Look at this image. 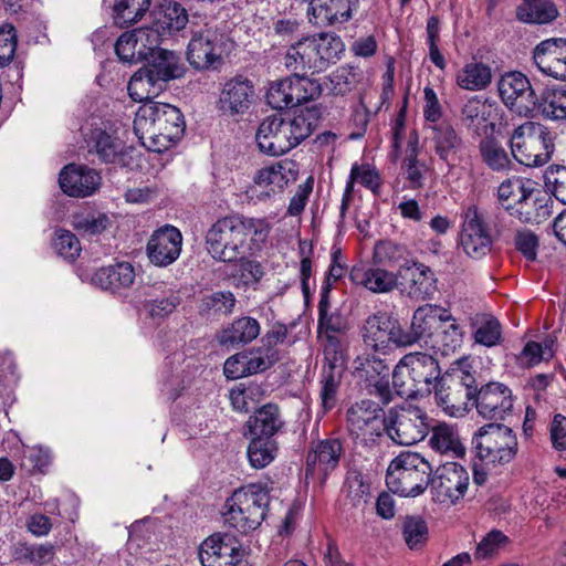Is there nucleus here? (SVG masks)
I'll list each match as a JSON object with an SVG mask.
<instances>
[{"mask_svg": "<svg viewBox=\"0 0 566 566\" xmlns=\"http://www.w3.org/2000/svg\"><path fill=\"white\" fill-rule=\"evenodd\" d=\"M470 325L474 328L473 339L485 347H494L502 342V326L491 314H475L470 317Z\"/></svg>", "mask_w": 566, "mask_h": 566, "instance_id": "nucleus-40", "label": "nucleus"}, {"mask_svg": "<svg viewBox=\"0 0 566 566\" xmlns=\"http://www.w3.org/2000/svg\"><path fill=\"white\" fill-rule=\"evenodd\" d=\"M345 51L342 39L332 33L303 38L293 44L285 55V66L294 72L324 71L340 59Z\"/></svg>", "mask_w": 566, "mask_h": 566, "instance_id": "nucleus-6", "label": "nucleus"}, {"mask_svg": "<svg viewBox=\"0 0 566 566\" xmlns=\"http://www.w3.org/2000/svg\"><path fill=\"white\" fill-rule=\"evenodd\" d=\"M432 132L434 151L439 158L443 161L453 159L463 147V140L454 127L448 122H442L436 124Z\"/></svg>", "mask_w": 566, "mask_h": 566, "instance_id": "nucleus-38", "label": "nucleus"}, {"mask_svg": "<svg viewBox=\"0 0 566 566\" xmlns=\"http://www.w3.org/2000/svg\"><path fill=\"white\" fill-rule=\"evenodd\" d=\"M555 140V132L538 122L527 120L512 130L509 146L516 163L537 168L552 159Z\"/></svg>", "mask_w": 566, "mask_h": 566, "instance_id": "nucleus-5", "label": "nucleus"}, {"mask_svg": "<svg viewBox=\"0 0 566 566\" xmlns=\"http://www.w3.org/2000/svg\"><path fill=\"white\" fill-rule=\"evenodd\" d=\"M270 494L261 484H249L235 490L226 502L224 523L241 534L256 530L264 521Z\"/></svg>", "mask_w": 566, "mask_h": 566, "instance_id": "nucleus-7", "label": "nucleus"}, {"mask_svg": "<svg viewBox=\"0 0 566 566\" xmlns=\"http://www.w3.org/2000/svg\"><path fill=\"white\" fill-rule=\"evenodd\" d=\"M281 409L277 405L269 402L258 408L245 421L243 436L248 437H274L284 428Z\"/></svg>", "mask_w": 566, "mask_h": 566, "instance_id": "nucleus-25", "label": "nucleus"}, {"mask_svg": "<svg viewBox=\"0 0 566 566\" xmlns=\"http://www.w3.org/2000/svg\"><path fill=\"white\" fill-rule=\"evenodd\" d=\"M115 52L118 59L125 63H136L146 59V51L139 49L133 32H125L117 39Z\"/></svg>", "mask_w": 566, "mask_h": 566, "instance_id": "nucleus-58", "label": "nucleus"}, {"mask_svg": "<svg viewBox=\"0 0 566 566\" xmlns=\"http://www.w3.org/2000/svg\"><path fill=\"white\" fill-rule=\"evenodd\" d=\"M544 184L558 201L566 205V166H548L544 172Z\"/></svg>", "mask_w": 566, "mask_h": 566, "instance_id": "nucleus-59", "label": "nucleus"}, {"mask_svg": "<svg viewBox=\"0 0 566 566\" xmlns=\"http://www.w3.org/2000/svg\"><path fill=\"white\" fill-rule=\"evenodd\" d=\"M150 0H115L113 19L116 25L127 28L138 22L148 11Z\"/></svg>", "mask_w": 566, "mask_h": 566, "instance_id": "nucleus-45", "label": "nucleus"}, {"mask_svg": "<svg viewBox=\"0 0 566 566\" xmlns=\"http://www.w3.org/2000/svg\"><path fill=\"white\" fill-rule=\"evenodd\" d=\"M468 358L454 361L434 384L436 403L450 417H463L472 405L475 377Z\"/></svg>", "mask_w": 566, "mask_h": 566, "instance_id": "nucleus-4", "label": "nucleus"}, {"mask_svg": "<svg viewBox=\"0 0 566 566\" xmlns=\"http://www.w3.org/2000/svg\"><path fill=\"white\" fill-rule=\"evenodd\" d=\"M182 234L174 226L166 224L156 230L147 243V255L157 266H168L180 255Z\"/></svg>", "mask_w": 566, "mask_h": 566, "instance_id": "nucleus-21", "label": "nucleus"}, {"mask_svg": "<svg viewBox=\"0 0 566 566\" xmlns=\"http://www.w3.org/2000/svg\"><path fill=\"white\" fill-rule=\"evenodd\" d=\"M558 15V9L552 0H525L516 9V18L530 24H548Z\"/></svg>", "mask_w": 566, "mask_h": 566, "instance_id": "nucleus-39", "label": "nucleus"}, {"mask_svg": "<svg viewBox=\"0 0 566 566\" xmlns=\"http://www.w3.org/2000/svg\"><path fill=\"white\" fill-rule=\"evenodd\" d=\"M402 534L410 549L421 547L429 535L426 521L420 516H407L403 521Z\"/></svg>", "mask_w": 566, "mask_h": 566, "instance_id": "nucleus-55", "label": "nucleus"}, {"mask_svg": "<svg viewBox=\"0 0 566 566\" xmlns=\"http://www.w3.org/2000/svg\"><path fill=\"white\" fill-rule=\"evenodd\" d=\"M513 403L512 390L502 382L490 381L479 389L474 386L471 406L484 419L504 420L512 412Z\"/></svg>", "mask_w": 566, "mask_h": 566, "instance_id": "nucleus-15", "label": "nucleus"}, {"mask_svg": "<svg viewBox=\"0 0 566 566\" xmlns=\"http://www.w3.org/2000/svg\"><path fill=\"white\" fill-rule=\"evenodd\" d=\"M470 484V475L464 467L457 462H447L431 475L432 500L440 504L454 505L462 500Z\"/></svg>", "mask_w": 566, "mask_h": 566, "instance_id": "nucleus-12", "label": "nucleus"}, {"mask_svg": "<svg viewBox=\"0 0 566 566\" xmlns=\"http://www.w3.org/2000/svg\"><path fill=\"white\" fill-rule=\"evenodd\" d=\"M418 142L409 140L406 148V157L402 164V170L406 176V180L411 189H420L424 184V171L426 166L418 159Z\"/></svg>", "mask_w": 566, "mask_h": 566, "instance_id": "nucleus-48", "label": "nucleus"}, {"mask_svg": "<svg viewBox=\"0 0 566 566\" xmlns=\"http://www.w3.org/2000/svg\"><path fill=\"white\" fill-rule=\"evenodd\" d=\"M256 94L253 83L239 75L228 80L221 90L219 109L228 116L243 115L249 112Z\"/></svg>", "mask_w": 566, "mask_h": 566, "instance_id": "nucleus-19", "label": "nucleus"}, {"mask_svg": "<svg viewBox=\"0 0 566 566\" xmlns=\"http://www.w3.org/2000/svg\"><path fill=\"white\" fill-rule=\"evenodd\" d=\"M165 86L163 82L157 81L155 76L142 67L129 80L127 90L135 102L148 103L151 102V98L158 96Z\"/></svg>", "mask_w": 566, "mask_h": 566, "instance_id": "nucleus-41", "label": "nucleus"}, {"mask_svg": "<svg viewBox=\"0 0 566 566\" xmlns=\"http://www.w3.org/2000/svg\"><path fill=\"white\" fill-rule=\"evenodd\" d=\"M386 322H382L380 316L374 315L367 318L363 327V338L366 346L374 348L375 350L386 348L389 338L390 329Z\"/></svg>", "mask_w": 566, "mask_h": 566, "instance_id": "nucleus-53", "label": "nucleus"}, {"mask_svg": "<svg viewBox=\"0 0 566 566\" xmlns=\"http://www.w3.org/2000/svg\"><path fill=\"white\" fill-rule=\"evenodd\" d=\"M405 356L399 360L392 370V388L401 398H416L420 396V389Z\"/></svg>", "mask_w": 566, "mask_h": 566, "instance_id": "nucleus-50", "label": "nucleus"}, {"mask_svg": "<svg viewBox=\"0 0 566 566\" xmlns=\"http://www.w3.org/2000/svg\"><path fill=\"white\" fill-rule=\"evenodd\" d=\"M350 14L352 0H310V20L317 25L343 23Z\"/></svg>", "mask_w": 566, "mask_h": 566, "instance_id": "nucleus-30", "label": "nucleus"}, {"mask_svg": "<svg viewBox=\"0 0 566 566\" xmlns=\"http://www.w3.org/2000/svg\"><path fill=\"white\" fill-rule=\"evenodd\" d=\"M343 448L338 439L319 441L307 454L306 476L325 480L339 462Z\"/></svg>", "mask_w": 566, "mask_h": 566, "instance_id": "nucleus-24", "label": "nucleus"}, {"mask_svg": "<svg viewBox=\"0 0 566 566\" xmlns=\"http://www.w3.org/2000/svg\"><path fill=\"white\" fill-rule=\"evenodd\" d=\"M479 155L482 163L494 172H509L513 169L510 154L494 136L483 137L479 142Z\"/></svg>", "mask_w": 566, "mask_h": 566, "instance_id": "nucleus-36", "label": "nucleus"}, {"mask_svg": "<svg viewBox=\"0 0 566 566\" xmlns=\"http://www.w3.org/2000/svg\"><path fill=\"white\" fill-rule=\"evenodd\" d=\"M361 283L373 292L385 293L396 286L397 277L387 270L370 269L365 272Z\"/></svg>", "mask_w": 566, "mask_h": 566, "instance_id": "nucleus-61", "label": "nucleus"}, {"mask_svg": "<svg viewBox=\"0 0 566 566\" xmlns=\"http://www.w3.org/2000/svg\"><path fill=\"white\" fill-rule=\"evenodd\" d=\"M234 294L230 291H218L201 300L200 313L208 315L211 311L220 314H231L235 306Z\"/></svg>", "mask_w": 566, "mask_h": 566, "instance_id": "nucleus-56", "label": "nucleus"}, {"mask_svg": "<svg viewBox=\"0 0 566 566\" xmlns=\"http://www.w3.org/2000/svg\"><path fill=\"white\" fill-rule=\"evenodd\" d=\"M139 44V49L146 51V57L155 50H163L159 44L166 36L154 23L143 27L133 32Z\"/></svg>", "mask_w": 566, "mask_h": 566, "instance_id": "nucleus-64", "label": "nucleus"}, {"mask_svg": "<svg viewBox=\"0 0 566 566\" xmlns=\"http://www.w3.org/2000/svg\"><path fill=\"white\" fill-rule=\"evenodd\" d=\"M461 245L464 252L473 259H480L491 250V235L483 216L475 205L469 206L463 212Z\"/></svg>", "mask_w": 566, "mask_h": 566, "instance_id": "nucleus-17", "label": "nucleus"}, {"mask_svg": "<svg viewBox=\"0 0 566 566\" xmlns=\"http://www.w3.org/2000/svg\"><path fill=\"white\" fill-rule=\"evenodd\" d=\"M507 212L523 223H532L539 222L541 218L547 213V208L544 205H538L534 195H526L515 205L507 206Z\"/></svg>", "mask_w": 566, "mask_h": 566, "instance_id": "nucleus-54", "label": "nucleus"}, {"mask_svg": "<svg viewBox=\"0 0 566 566\" xmlns=\"http://www.w3.org/2000/svg\"><path fill=\"white\" fill-rule=\"evenodd\" d=\"M536 109L545 118L553 120L566 119V90L557 86H546L537 96Z\"/></svg>", "mask_w": 566, "mask_h": 566, "instance_id": "nucleus-42", "label": "nucleus"}, {"mask_svg": "<svg viewBox=\"0 0 566 566\" xmlns=\"http://www.w3.org/2000/svg\"><path fill=\"white\" fill-rule=\"evenodd\" d=\"M185 128L179 108L167 103H144L134 119L136 136L144 147L154 153L169 149L180 139Z\"/></svg>", "mask_w": 566, "mask_h": 566, "instance_id": "nucleus-3", "label": "nucleus"}, {"mask_svg": "<svg viewBox=\"0 0 566 566\" xmlns=\"http://www.w3.org/2000/svg\"><path fill=\"white\" fill-rule=\"evenodd\" d=\"M472 444L476 457L493 467L511 463L518 452L516 433L507 426L488 423L473 436Z\"/></svg>", "mask_w": 566, "mask_h": 566, "instance_id": "nucleus-9", "label": "nucleus"}, {"mask_svg": "<svg viewBox=\"0 0 566 566\" xmlns=\"http://www.w3.org/2000/svg\"><path fill=\"white\" fill-rule=\"evenodd\" d=\"M495 104L481 96L469 97L460 109V122L469 130L480 134L481 127L492 117Z\"/></svg>", "mask_w": 566, "mask_h": 566, "instance_id": "nucleus-37", "label": "nucleus"}, {"mask_svg": "<svg viewBox=\"0 0 566 566\" xmlns=\"http://www.w3.org/2000/svg\"><path fill=\"white\" fill-rule=\"evenodd\" d=\"M148 295L151 296V298L146 301L145 308L153 318L167 317L175 312L181 302L179 292L174 290L164 292L161 296L155 293H148Z\"/></svg>", "mask_w": 566, "mask_h": 566, "instance_id": "nucleus-52", "label": "nucleus"}, {"mask_svg": "<svg viewBox=\"0 0 566 566\" xmlns=\"http://www.w3.org/2000/svg\"><path fill=\"white\" fill-rule=\"evenodd\" d=\"M146 60L147 64L144 69L164 85L170 80L181 77L185 73L181 59L174 51L155 50Z\"/></svg>", "mask_w": 566, "mask_h": 566, "instance_id": "nucleus-29", "label": "nucleus"}, {"mask_svg": "<svg viewBox=\"0 0 566 566\" xmlns=\"http://www.w3.org/2000/svg\"><path fill=\"white\" fill-rule=\"evenodd\" d=\"M405 358L418 384L420 396L431 394L434 384L442 376L438 360L424 353H410L405 355Z\"/></svg>", "mask_w": 566, "mask_h": 566, "instance_id": "nucleus-27", "label": "nucleus"}, {"mask_svg": "<svg viewBox=\"0 0 566 566\" xmlns=\"http://www.w3.org/2000/svg\"><path fill=\"white\" fill-rule=\"evenodd\" d=\"M271 227L264 218L245 217L240 213L219 218L207 230L205 247L217 262L234 264L242 255L260 248L269 237Z\"/></svg>", "mask_w": 566, "mask_h": 566, "instance_id": "nucleus-1", "label": "nucleus"}, {"mask_svg": "<svg viewBox=\"0 0 566 566\" xmlns=\"http://www.w3.org/2000/svg\"><path fill=\"white\" fill-rule=\"evenodd\" d=\"M260 150L270 156H281L293 149L284 118L269 116L262 120L255 134Z\"/></svg>", "mask_w": 566, "mask_h": 566, "instance_id": "nucleus-22", "label": "nucleus"}, {"mask_svg": "<svg viewBox=\"0 0 566 566\" xmlns=\"http://www.w3.org/2000/svg\"><path fill=\"white\" fill-rule=\"evenodd\" d=\"M389 366L375 354L356 357V388L390 386Z\"/></svg>", "mask_w": 566, "mask_h": 566, "instance_id": "nucleus-28", "label": "nucleus"}, {"mask_svg": "<svg viewBox=\"0 0 566 566\" xmlns=\"http://www.w3.org/2000/svg\"><path fill=\"white\" fill-rule=\"evenodd\" d=\"M266 102L274 109H283L296 106L293 94L292 77H285L272 82L266 91Z\"/></svg>", "mask_w": 566, "mask_h": 566, "instance_id": "nucleus-51", "label": "nucleus"}, {"mask_svg": "<svg viewBox=\"0 0 566 566\" xmlns=\"http://www.w3.org/2000/svg\"><path fill=\"white\" fill-rule=\"evenodd\" d=\"M490 65L472 60L465 63L455 74V84L465 91L478 92L485 90L492 83Z\"/></svg>", "mask_w": 566, "mask_h": 566, "instance_id": "nucleus-35", "label": "nucleus"}, {"mask_svg": "<svg viewBox=\"0 0 566 566\" xmlns=\"http://www.w3.org/2000/svg\"><path fill=\"white\" fill-rule=\"evenodd\" d=\"M323 116V109L318 105L306 106L298 109L291 117H283L293 148L312 135L317 128Z\"/></svg>", "mask_w": 566, "mask_h": 566, "instance_id": "nucleus-26", "label": "nucleus"}, {"mask_svg": "<svg viewBox=\"0 0 566 566\" xmlns=\"http://www.w3.org/2000/svg\"><path fill=\"white\" fill-rule=\"evenodd\" d=\"M432 472L431 463L420 453L401 452L387 469L386 484L392 493L416 497L429 486Z\"/></svg>", "mask_w": 566, "mask_h": 566, "instance_id": "nucleus-8", "label": "nucleus"}, {"mask_svg": "<svg viewBox=\"0 0 566 566\" xmlns=\"http://www.w3.org/2000/svg\"><path fill=\"white\" fill-rule=\"evenodd\" d=\"M241 557L242 552L235 537L227 533L212 534L199 547L202 566H235Z\"/></svg>", "mask_w": 566, "mask_h": 566, "instance_id": "nucleus-18", "label": "nucleus"}, {"mask_svg": "<svg viewBox=\"0 0 566 566\" xmlns=\"http://www.w3.org/2000/svg\"><path fill=\"white\" fill-rule=\"evenodd\" d=\"M409 252L406 245L392 240H380L374 247L375 264L391 268L405 261Z\"/></svg>", "mask_w": 566, "mask_h": 566, "instance_id": "nucleus-49", "label": "nucleus"}, {"mask_svg": "<svg viewBox=\"0 0 566 566\" xmlns=\"http://www.w3.org/2000/svg\"><path fill=\"white\" fill-rule=\"evenodd\" d=\"M499 95L506 107L518 115L528 116L538 104L528 77L518 71L503 74L497 82Z\"/></svg>", "mask_w": 566, "mask_h": 566, "instance_id": "nucleus-13", "label": "nucleus"}, {"mask_svg": "<svg viewBox=\"0 0 566 566\" xmlns=\"http://www.w3.org/2000/svg\"><path fill=\"white\" fill-rule=\"evenodd\" d=\"M292 77L293 94L296 105L315 99L322 94L318 81L295 74Z\"/></svg>", "mask_w": 566, "mask_h": 566, "instance_id": "nucleus-62", "label": "nucleus"}, {"mask_svg": "<svg viewBox=\"0 0 566 566\" xmlns=\"http://www.w3.org/2000/svg\"><path fill=\"white\" fill-rule=\"evenodd\" d=\"M108 218L103 213L80 212L72 216L71 224L82 234H97L108 226Z\"/></svg>", "mask_w": 566, "mask_h": 566, "instance_id": "nucleus-57", "label": "nucleus"}, {"mask_svg": "<svg viewBox=\"0 0 566 566\" xmlns=\"http://www.w3.org/2000/svg\"><path fill=\"white\" fill-rule=\"evenodd\" d=\"M430 428L429 446L433 451L454 458H462L465 454L455 426L441 422Z\"/></svg>", "mask_w": 566, "mask_h": 566, "instance_id": "nucleus-33", "label": "nucleus"}, {"mask_svg": "<svg viewBox=\"0 0 566 566\" xmlns=\"http://www.w3.org/2000/svg\"><path fill=\"white\" fill-rule=\"evenodd\" d=\"M394 77H395V62L392 59H389V61L387 63V70L382 76L384 82H382V92L379 97L380 102L375 104L374 106L370 103V99L373 97L377 96V92L375 90H370V91L364 93L363 95H360V98H359L360 105L364 108V111L366 112V114L361 120V126L360 127L356 126V139L361 137L365 134L367 124L369 120V115L377 114L378 111L380 109L381 105L385 102L389 101V98L392 96V94H394Z\"/></svg>", "mask_w": 566, "mask_h": 566, "instance_id": "nucleus-34", "label": "nucleus"}, {"mask_svg": "<svg viewBox=\"0 0 566 566\" xmlns=\"http://www.w3.org/2000/svg\"><path fill=\"white\" fill-rule=\"evenodd\" d=\"M431 423L427 412L417 406H408L390 412L386 419L387 436L396 443L411 446L422 441L429 433Z\"/></svg>", "mask_w": 566, "mask_h": 566, "instance_id": "nucleus-10", "label": "nucleus"}, {"mask_svg": "<svg viewBox=\"0 0 566 566\" xmlns=\"http://www.w3.org/2000/svg\"><path fill=\"white\" fill-rule=\"evenodd\" d=\"M135 270L128 262H119L98 269L92 276V283L113 292L126 289L134 283Z\"/></svg>", "mask_w": 566, "mask_h": 566, "instance_id": "nucleus-32", "label": "nucleus"}, {"mask_svg": "<svg viewBox=\"0 0 566 566\" xmlns=\"http://www.w3.org/2000/svg\"><path fill=\"white\" fill-rule=\"evenodd\" d=\"M535 189L531 179L511 177L500 184L496 197L502 207L507 211V206L515 205L526 195H534Z\"/></svg>", "mask_w": 566, "mask_h": 566, "instance_id": "nucleus-44", "label": "nucleus"}, {"mask_svg": "<svg viewBox=\"0 0 566 566\" xmlns=\"http://www.w3.org/2000/svg\"><path fill=\"white\" fill-rule=\"evenodd\" d=\"M279 444L270 437H250L247 457L253 469L260 470L270 465L276 458Z\"/></svg>", "mask_w": 566, "mask_h": 566, "instance_id": "nucleus-43", "label": "nucleus"}, {"mask_svg": "<svg viewBox=\"0 0 566 566\" xmlns=\"http://www.w3.org/2000/svg\"><path fill=\"white\" fill-rule=\"evenodd\" d=\"M297 169L294 161L282 160L259 169L253 177V185L248 193L251 199L264 201L280 193L289 185L296 180Z\"/></svg>", "mask_w": 566, "mask_h": 566, "instance_id": "nucleus-14", "label": "nucleus"}, {"mask_svg": "<svg viewBox=\"0 0 566 566\" xmlns=\"http://www.w3.org/2000/svg\"><path fill=\"white\" fill-rule=\"evenodd\" d=\"M53 248L59 255L66 260H75L81 252L78 239L67 230H57L53 241Z\"/></svg>", "mask_w": 566, "mask_h": 566, "instance_id": "nucleus-63", "label": "nucleus"}, {"mask_svg": "<svg viewBox=\"0 0 566 566\" xmlns=\"http://www.w3.org/2000/svg\"><path fill=\"white\" fill-rule=\"evenodd\" d=\"M85 142L87 153L96 156L103 164H114L128 169L137 166L134 147L127 146L115 133L96 127L90 132Z\"/></svg>", "mask_w": 566, "mask_h": 566, "instance_id": "nucleus-11", "label": "nucleus"}, {"mask_svg": "<svg viewBox=\"0 0 566 566\" xmlns=\"http://www.w3.org/2000/svg\"><path fill=\"white\" fill-rule=\"evenodd\" d=\"M243 355L248 376L270 369L280 359L276 348L264 347L263 345L245 349Z\"/></svg>", "mask_w": 566, "mask_h": 566, "instance_id": "nucleus-47", "label": "nucleus"}, {"mask_svg": "<svg viewBox=\"0 0 566 566\" xmlns=\"http://www.w3.org/2000/svg\"><path fill=\"white\" fill-rule=\"evenodd\" d=\"M260 331L261 326L258 319L251 316H242L224 326L217 334V340L221 346L247 345L260 335Z\"/></svg>", "mask_w": 566, "mask_h": 566, "instance_id": "nucleus-31", "label": "nucleus"}, {"mask_svg": "<svg viewBox=\"0 0 566 566\" xmlns=\"http://www.w3.org/2000/svg\"><path fill=\"white\" fill-rule=\"evenodd\" d=\"M392 400L390 386L356 388V439L370 459V468L378 467L379 444L386 431L385 407Z\"/></svg>", "mask_w": 566, "mask_h": 566, "instance_id": "nucleus-2", "label": "nucleus"}, {"mask_svg": "<svg viewBox=\"0 0 566 566\" xmlns=\"http://www.w3.org/2000/svg\"><path fill=\"white\" fill-rule=\"evenodd\" d=\"M223 34L212 28L195 32L187 46V60L197 70H206L219 62L223 53Z\"/></svg>", "mask_w": 566, "mask_h": 566, "instance_id": "nucleus-16", "label": "nucleus"}, {"mask_svg": "<svg viewBox=\"0 0 566 566\" xmlns=\"http://www.w3.org/2000/svg\"><path fill=\"white\" fill-rule=\"evenodd\" d=\"M188 22L187 10L178 2L169 3L153 21L165 35L182 30Z\"/></svg>", "mask_w": 566, "mask_h": 566, "instance_id": "nucleus-46", "label": "nucleus"}, {"mask_svg": "<svg viewBox=\"0 0 566 566\" xmlns=\"http://www.w3.org/2000/svg\"><path fill=\"white\" fill-rule=\"evenodd\" d=\"M59 182L67 196L84 198L97 190L101 176L95 169L71 164L61 170Z\"/></svg>", "mask_w": 566, "mask_h": 566, "instance_id": "nucleus-23", "label": "nucleus"}, {"mask_svg": "<svg viewBox=\"0 0 566 566\" xmlns=\"http://www.w3.org/2000/svg\"><path fill=\"white\" fill-rule=\"evenodd\" d=\"M532 60L544 75L566 81V39L543 40L534 48Z\"/></svg>", "mask_w": 566, "mask_h": 566, "instance_id": "nucleus-20", "label": "nucleus"}, {"mask_svg": "<svg viewBox=\"0 0 566 566\" xmlns=\"http://www.w3.org/2000/svg\"><path fill=\"white\" fill-rule=\"evenodd\" d=\"M436 306L424 305L418 307L412 316L410 329L415 331L419 339L430 336L437 325Z\"/></svg>", "mask_w": 566, "mask_h": 566, "instance_id": "nucleus-60", "label": "nucleus"}]
</instances>
